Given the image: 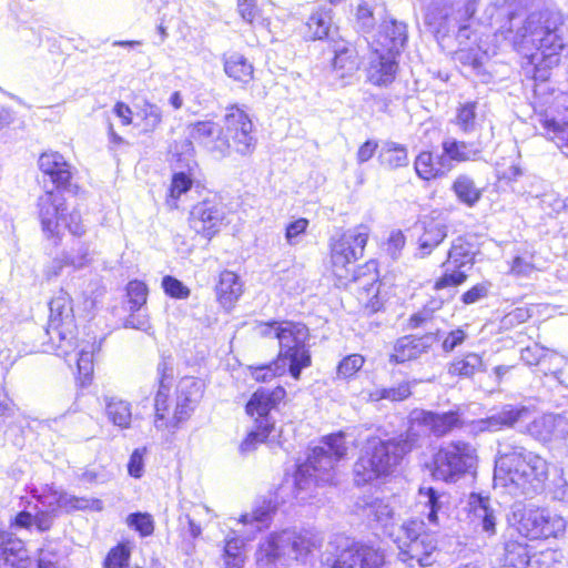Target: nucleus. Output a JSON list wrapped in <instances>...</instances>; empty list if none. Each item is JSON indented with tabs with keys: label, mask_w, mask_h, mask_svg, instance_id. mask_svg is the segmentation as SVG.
I'll return each mask as SVG.
<instances>
[{
	"label": "nucleus",
	"mask_w": 568,
	"mask_h": 568,
	"mask_svg": "<svg viewBox=\"0 0 568 568\" xmlns=\"http://www.w3.org/2000/svg\"><path fill=\"white\" fill-rule=\"evenodd\" d=\"M508 27L501 30L505 39L519 50L535 49L531 60L536 63L534 78L546 80L548 70L559 62V57L568 47V28L559 11L544 10L531 12L520 19L509 14Z\"/></svg>",
	"instance_id": "1"
},
{
	"label": "nucleus",
	"mask_w": 568,
	"mask_h": 568,
	"mask_svg": "<svg viewBox=\"0 0 568 568\" xmlns=\"http://www.w3.org/2000/svg\"><path fill=\"white\" fill-rule=\"evenodd\" d=\"M548 475L549 464L540 455L520 445H499L494 479L511 493L535 496L544 490Z\"/></svg>",
	"instance_id": "2"
},
{
	"label": "nucleus",
	"mask_w": 568,
	"mask_h": 568,
	"mask_svg": "<svg viewBox=\"0 0 568 568\" xmlns=\"http://www.w3.org/2000/svg\"><path fill=\"white\" fill-rule=\"evenodd\" d=\"M419 446L420 434L415 427H408L405 433L389 439L369 437L354 464L356 485H366L389 475L408 453Z\"/></svg>",
	"instance_id": "3"
},
{
	"label": "nucleus",
	"mask_w": 568,
	"mask_h": 568,
	"mask_svg": "<svg viewBox=\"0 0 568 568\" xmlns=\"http://www.w3.org/2000/svg\"><path fill=\"white\" fill-rule=\"evenodd\" d=\"M345 435L331 434L324 437L320 446L313 448L306 463L300 465L294 475L297 491L307 490L312 485L333 484L336 464L347 455Z\"/></svg>",
	"instance_id": "4"
},
{
	"label": "nucleus",
	"mask_w": 568,
	"mask_h": 568,
	"mask_svg": "<svg viewBox=\"0 0 568 568\" xmlns=\"http://www.w3.org/2000/svg\"><path fill=\"white\" fill-rule=\"evenodd\" d=\"M322 538L311 531L283 530L271 534L256 550L257 568H277L286 565L287 558L303 560L314 549L320 548Z\"/></svg>",
	"instance_id": "5"
},
{
	"label": "nucleus",
	"mask_w": 568,
	"mask_h": 568,
	"mask_svg": "<svg viewBox=\"0 0 568 568\" xmlns=\"http://www.w3.org/2000/svg\"><path fill=\"white\" fill-rule=\"evenodd\" d=\"M398 548V558L405 564L429 567L435 561L438 541L435 534L427 531L425 523L419 519L405 520L396 531L389 532Z\"/></svg>",
	"instance_id": "6"
},
{
	"label": "nucleus",
	"mask_w": 568,
	"mask_h": 568,
	"mask_svg": "<svg viewBox=\"0 0 568 568\" xmlns=\"http://www.w3.org/2000/svg\"><path fill=\"white\" fill-rule=\"evenodd\" d=\"M37 215L45 239L54 245L61 243L64 230L75 236L85 232L79 212L68 213L65 199L58 191H47L38 197Z\"/></svg>",
	"instance_id": "7"
},
{
	"label": "nucleus",
	"mask_w": 568,
	"mask_h": 568,
	"mask_svg": "<svg viewBox=\"0 0 568 568\" xmlns=\"http://www.w3.org/2000/svg\"><path fill=\"white\" fill-rule=\"evenodd\" d=\"M477 465L476 449L466 442H449L439 447L433 457L432 475L446 483L456 481Z\"/></svg>",
	"instance_id": "8"
},
{
	"label": "nucleus",
	"mask_w": 568,
	"mask_h": 568,
	"mask_svg": "<svg viewBox=\"0 0 568 568\" xmlns=\"http://www.w3.org/2000/svg\"><path fill=\"white\" fill-rule=\"evenodd\" d=\"M49 323L47 334L55 345L59 356H68L75 349V331L73 307L69 294L60 291L49 303Z\"/></svg>",
	"instance_id": "9"
},
{
	"label": "nucleus",
	"mask_w": 568,
	"mask_h": 568,
	"mask_svg": "<svg viewBox=\"0 0 568 568\" xmlns=\"http://www.w3.org/2000/svg\"><path fill=\"white\" fill-rule=\"evenodd\" d=\"M369 235L371 227L367 224H358L332 240L331 258L336 277L349 278V268L363 257Z\"/></svg>",
	"instance_id": "10"
},
{
	"label": "nucleus",
	"mask_w": 568,
	"mask_h": 568,
	"mask_svg": "<svg viewBox=\"0 0 568 568\" xmlns=\"http://www.w3.org/2000/svg\"><path fill=\"white\" fill-rule=\"evenodd\" d=\"M280 335L278 358L288 365V372L293 378L298 379L303 368L311 365V354L306 345L310 333L302 323L284 322Z\"/></svg>",
	"instance_id": "11"
},
{
	"label": "nucleus",
	"mask_w": 568,
	"mask_h": 568,
	"mask_svg": "<svg viewBox=\"0 0 568 568\" xmlns=\"http://www.w3.org/2000/svg\"><path fill=\"white\" fill-rule=\"evenodd\" d=\"M518 514V531L529 539L557 538L566 530V520L546 509L524 507L514 516Z\"/></svg>",
	"instance_id": "12"
},
{
	"label": "nucleus",
	"mask_w": 568,
	"mask_h": 568,
	"mask_svg": "<svg viewBox=\"0 0 568 568\" xmlns=\"http://www.w3.org/2000/svg\"><path fill=\"white\" fill-rule=\"evenodd\" d=\"M535 126L550 140H564L562 134L568 128V94L559 93L549 106L536 110Z\"/></svg>",
	"instance_id": "13"
},
{
	"label": "nucleus",
	"mask_w": 568,
	"mask_h": 568,
	"mask_svg": "<svg viewBox=\"0 0 568 568\" xmlns=\"http://www.w3.org/2000/svg\"><path fill=\"white\" fill-rule=\"evenodd\" d=\"M384 564L385 555L381 548L352 542L342 548L331 568H382Z\"/></svg>",
	"instance_id": "14"
},
{
	"label": "nucleus",
	"mask_w": 568,
	"mask_h": 568,
	"mask_svg": "<svg viewBox=\"0 0 568 568\" xmlns=\"http://www.w3.org/2000/svg\"><path fill=\"white\" fill-rule=\"evenodd\" d=\"M225 136L232 139L236 152L242 155L251 154L256 145V139L252 134L253 123L247 114L236 105L227 109L224 118Z\"/></svg>",
	"instance_id": "15"
},
{
	"label": "nucleus",
	"mask_w": 568,
	"mask_h": 568,
	"mask_svg": "<svg viewBox=\"0 0 568 568\" xmlns=\"http://www.w3.org/2000/svg\"><path fill=\"white\" fill-rule=\"evenodd\" d=\"M286 392L283 387L278 386L274 389L258 388L250 398L246 404V413L255 418L257 427L263 429L275 428V422L270 413L275 409L277 405L284 399Z\"/></svg>",
	"instance_id": "16"
},
{
	"label": "nucleus",
	"mask_w": 568,
	"mask_h": 568,
	"mask_svg": "<svg viewBox=\"0 0 568 568\" xmlns=\"http://www.w3.org/2000/svg\"><path fill=\"white\" fill-rule=\"evenodd\" d=\"M223 220L222 204L214 200H204L192 207L189 223L197 234L211 240L220 231Z\"/></svg>",
	"instance_id": "17"
},
{
	"label": "nucleus",
	"mask_w": 568,
	"mask_h": 568,
	"mask_svg": "<svg viewBox=\"0 0 568 568\" xmlns=\"http://www.w3.org/2000/svg\"><path fill=\"white\" fill-rule=\"evenodd\" d=\"M189 139L202 145L215 156H226L230 150L227 138L213 121H197L187 126Z\"/></svg>",
	"instance_id": "18"
},
{
	"label": "nucleus",
	"mask_w": 568,
	"mask_h": 568,
	"mask_svg": "<svg viewBox=\"0 0 568 568\" xmlns=\"http://www.w3.org/2000/svg\"><path fill=\"white\" fill-rule=\"evenodd\" d=\"M203 393V384L193 377L181 379L176 390V403L171 417V428L178 427L186 420L200 402Z\"/></svg>",
	"instance_id": "19"
},
{
	"label": "nucleus",
	"mask_w": 568,
	"mask_h": 568,
	"mask_svg": "<svg viewBox=\"0 0 568 568\" xmlns=\"http://www.w3.org/2000/svg\"><path fill=\"white\" fill-rule=\"evenodd\" d=\"M463 422L458 410H450L443 414L419 410L414 412L410 419L409 427L423 426L429 429V432L436 437H442L452 432L454 428L462 427Z\"/></svg>",
	"instance_id": "20"
},
{
	"label": "nucleus",
	"mask_w": 568,
	"mask_h": 568,
	"mask_svg": "<svg viewBox=\"0 0 568 568\" xmlns=\"http://www.w3.org/2000/svg\"><path fill=\"white\" fill-rule=\"evenodd\" d=\"M527 433L538 442L549 443L566 438L568 420L561 415L544 414L527 425Z\"/></svg>",
	"instance_id": "21"
},
{
	"label": "nucleus",
	"mask_w": 568,
	"mask_h": 568,
	"mask_svg": "<svg viewBox=\"0 0 568 568\" xmlns=\"http://www.w3.org/2000/svg\"><path fill=\"white\" fill-rule=\"evenodd\" d=\"M468 506L475 528L480 529L488 538L495 536L497 532V513L490 498L473 493L469 495Z\"/></svg>",
	"instance_id": "22"
},
{
	"label": "nucleus",
	"mask_w": 568,
	"mask_h": 568,
	"mask_svg": "<svg viewBox=\"0 0 568 568\" xmlns=\"http://www.w3.org/2000/svg\"><path fill=\"white\" fill-rule=\"evenodd\" d=\"M332 72L336 79L351 83L359 70L361 60L355 47L347 42H336L333 48Z\"/></svg>",
	"instance_id": "23"
},
{
	"label": "nucleus",
	"mask_w": 568,
	"mask_h": 568,
	"mask_svg": "<svg viewBox=\"0 0 568 568\" xmlns=\"http://www.w3.org/2000/svg\"><path fill=\"white\" fill-rule=\"evenodd\" d=\"M422 234L417 241L415 256L424 258L446 239L448 226L444 220L433 216H425L420 222Z\"/></svg>",
	"instance_id": "24"
},
{
	"label": "nucleus",
	"mask_w": 568,
	"mask_h": 568,
	"mask_svg": "<svg viewBox=\"0 0 568 568\" xmlns=\"http://www.w3.org/2000/svg\"><path fill=\"white\" fill-rule=\"evenodd\" d=\"M407 38V27L405 23L393 19L384 21L376 36L374 48L397 55L404 49Z\"/></svg>",
	"instance_id": "25"
},
{
	"label": "nucleus",
	"mask_w": 568,
	"mask_h": 568,
	"mask_svg": "<svg viewBox=\"0 0 568 568\" xmlns=\"http://www.w3.org/2000/svg\"><path fill=\"white\" fill-rule=\"evenodd\" d=\"M437 339V334L429 333L420 337L403 336L394 345V353L390 355V362L405 363L416 359L422 354L427 353Z\"/></svg>",
	"instance_id": "26"
},
{
	"label": "nucleus",
	"mask_w": 568,
	"mask_h": 568,
	"mask_svg": "<svg viewBox=\"0 0 568 568\" xmlns=\"http://www.w3.org/2000/svg\"><path fill=\"white\" fill-rule=\"evenodd\" d=\"M38 164L40 171L50 178L57 189H65L69 185L72 173L63 155L53 151L44 152L40 155Z\"/></svg>",
	"instance_id": "27"
},
{
	"label": "nucleus",
	"mask_w": 568,
	"mask_h": 568,
	"mask_svg": "<svg viewBox=\"0 0 568 568\" xmlns=\"http://www.w3.org/2000/svg\"><path fill=\"white\" fill-rule=\"evenodd\" d=\"M396 55L374 48L373 57L367 69L368 81L375 85H387L395 79L397 71Z\"/></svg>",
	"instance_id": "28"
},
{
	"label": "nucleus",
	"mask_w": 568,
	"mask_h": 568,
	"mask_svg": "<svg viewBox=\"0 0 568 568\" xmlns=\"http://www.w3.org/2000/svg\"><path fill=\"white\" fill-rule=\"evenodd\" d=\"M481 150L473 142L458 141L455 138H446L442 142V156L449 165V172L454 162L477 161Z\"/></svg>",
	"instance_id": "29"
},
{
	"label": "nucleus",
	"mask_w": 568,
	"mask_h": 568,
	"mask_svg": "<svg viewBox=\"0 0 568 568\" xmlns=\"http://www.w3.org/2000/svg\"><path fill=\"white\" fill-rule=\"evenodd\" d=\"M414 168L418 178L425 181L440 179L449 173V165L442 154L434 158L428 151H423L416 156Z\"/></svg>",
	"instance_id": "30"
},
{
	"label": "nucleus",
	"mask_w": 568,
	"mask_h": 568,
	"mask_svg": "<svg viewBox=\"0 0 568 568\" xmlns=\"http://www.w3.org/2000/svg\"><path fill=\"white\" fill-rule=\"evenodd\" d=\"M362 513L369 523H376L386 534L396 531L394 529L395 511L387 500L375 498L363 506Z\"/></svg>",
	"instance_id": "31"
},
{
	"label": "nucleus",
	"mask_w": 568,
	"mask_h": 568,
	"mask_svg": "<svg viewBox=\"0 0 568 568\" xmlns=\"http://www.w3.org/2000/svg\"><path fill=\"white\" fill-rule=\"evenodd\" d=\"M377 268L374 261H369L364 265L349 268V278L342 280L345 285L356 284L358 288L365 291L367 294H377Z\"/></svg>",
	"instance_id": "32"
},
{
	"label": "nucleus",
	"mask_w": 568,
	"mask_h": 568,
	"mask_svg": "<svg viewBox=\"0 0 568 568\" xmlns=\"http://www.w3.org/2000/svg\"><path fill=\"white\" fill-rule=\"evenodd\" d=\"M1 561L10 565L12 568H29L31 565L24 542L21 539L14 538L10 532L1 549Z\"/></svg>",
	"instance_id": "33"
},
{
	"label": "nucleus",
	"mask_w": 568,
	"mask_h": 568,
	"mask_svg": "<svg viewBox=\"0 0 568 568\" xmlns=\"http://www.w3.org/2000/svg\"><path fill=\"white\" fill-rule=\"evenodd\" d=\"M242 283L235 273L231 271H224L220 274V281L216 285V294L220 303L224 307H231L233 303L242 295Z\"/></svg>",
	"instance_id": "34"
},
{
	"label": "nucleus",
	"mask_w": 568,
	"mask_h": 568,
	"mask_svg": "<svg viewBox=\"0 0 568 568\" xmlns=\"http://www.w3.org/2000/svg\"><path fill=\"white\" fill-rule=\"evenodd\" d=\"M378 162L388 170L405 168L409 162L407 148L394 141H386L379 150Z\"/></svg>",
	"instance_id": "35"
},
{
	"label": "nucleus",
	"mask_w": 568,
	"mask_h": 568,
	"mask_svg": "<svg viewBox=\"0 0 568 568\" xmlns=\"http://www.w3.org/2000/svg\"><path fill=\"white\" fill-rule=\"evenodd\" d=\"M484 371V361L477 353H467L462 357H456L448 366V374L460 378H470L476 373Z\"/></svg>",
	"instance_id": "36"
},
{
	"label": "nucleus",
	"mask_w": 568,
	"mask_h": 568,
	"mask_svg": "<svg viewBox=\"0 0 568 568\" xmlns=\"http://www.w3.org/2000/svg\"><path fill=\"white\" fill-rule=\"evenodd\" d=\"M474 246L463 237L456 239L450 250L448 251L447 261L443 264V266H453L454 268L462 270L467 265H473L474 263Z\"/></svg>",
	"instance_id": "37"
},
{
	"label": "nucleus",
	"mask_w": 568,
	"mask_h": 568,
	"mask_svg": "<svg viewBox=\"0 0 568 568\" xmlns=\"http://www.w3.org/2000/svg\"><path fill=\"white\" fill-rule=\"evenodd\" d=\"M225 73L242 83H248L253 79V65L248 60L239 53H233L225 59Z\"/></svg>",
	"instance_id": "38"
},
{
	"label": "nucleus",
	"mask_w": 568,
	"mask_h": 568,
	"mask_svg": "<svg viewBox=\"0 0 568 568\" xmlns=\"http://www.w3.org/2000/svg\"><path fill=\"white\" fill-rule=\"evenodd\" d=\"M457 199L469 207H473L481 197V191L474 180L467 174H460L452 185Z\"/></svg>",
	"instance_id": "39"
},
{
	"label": "nucleus",
	"mask_w": 568,
	"mask_h": 568,
	"mask_svg": "<svg viewBox=\"0 0 568 568\" xmlns=\"http://www.w3.org/2000/svg\"><path fill=\"white\" fill-rule=\"evenodd\" d=\"M105 413L110 422L120 428H128L131 424L132 412L128 402L115 398H105Z\"/></svg>",
	"instance_id": "40"
},
{
	"label": "nucleus",
	"mask_w": 568,
	"mask_h": 568,
	"mask_svg": "<svg viewBox=\"0 0 568 568\" xmlns=\"http://www.w3.org/2000/svg\"><path fill=\"white\" fill-rule=\"evenodd\" d=\"M332 26L329 10H318L311 14L306 23L307 37L311 40H321L328 36Z\"/></svg>",
	"instance_id": "41"
},
{
	"label": "nucleus",
	"mask_w": 568,
	"mask_h": 568,
	"mask_svg": "<svg viewBox=\"0 0 568 568\" xmlns=\"http://www.w3.org/2000/svg\"><path fill=\"white\" fill-rule=\"evenodd\" d=\"M244 540L240 537H229L223 549L224 568H243L245 555Z\"/></svg>",
	"instance_id": "42"
},
{
	"label": "nucleus",
	"mask_w": 568,
	"mask_h": 568,
	"mask_svg": "<svg viewBox=\"0 0 568 568\" xmlns=\"http://www.w3.org/2000/svg\"><path fill=\"white\" fill-rule=\"evenodd\" d=\"M169 387L163 382L160 383L158 393L154 398L155 420L154 425L158 429L171 428V417L169 416Z\"/></svg>",
	"instance_id": "43"
},
{
	"label": "nucleus",
	"mask_w": 568,
	"mask_h": 568,
	"mask_svg": "<svg viewBox=\"0 0 568 568\" xmlns=\"http://www.w3.org/2000/svg\"><path fill=\"white\" fill-rule=\"evenodd\" d=\"M504 428H511L529 417L530 409L524 405L505 404L496 412Z\"/></svg>",
	"instance_id": "44"
},
{
	"label": "nucleus",
	"mask_w": 568,
	"mask_h": 568,
	"mask_svg": "<svg viewBox=\"0 0 568 568\" xmlns=\"http://www.w3.org/2000/svg\"><path fill=\"white\" fill-rule=\"evenodd\" d=\"M504 562L514 568H524L529 562L527 546L518 541L505 544Z\"/></svg>",
	"instance_id": "45"
},
{
	"label": "nucleus",
	"mask_w": 568,
	"mask_h": 568,
	"mask_svg": "<svg viewBox=\"0 0 568 568\" xmlns=\"http://www.w3.org/2000/svg\"><path fill=\"white\" fill-rule=\"evenodd\" d=\"M251 376L256 382L266 383L270 382L275 376H282L288 371V365L281 361V358H276L274 362L261 365V366H251Z\"/></svg>",
	"instance_id": "46"
},
{
	"label": "nucleus",
	"mask_w": 568,
	"mask_h": 568,
	"mask_svg": "<svg viewBox=\"0 0 568 568\" xmlns=\"http://www.w3.org/2000/svg\"><path fill=\"white\" fill-rule=\"evenodd\" d=\"M420 501L429 508L428 520L433 524L437 523V514L443 508L445 494L438 493L433 487H420L419 488Z\"/></svg>",
	"instance_id": "47"
},
{
	"label": "nucleus",
	"mask_w": 568,
	"mask_h": 568,
	"mask_svg": "<svg viewBox=\"0 0 568 568\" xmlns=\"http://www.w3.org/2000/svg\"><path fill=\"white\" fill-rule=\"evenodd\" d=\"M412 395L410 384L408 382H402L397 386L387 388H376L369 394L372 400L378 402L382 399H388L392 402H400L408 398Z\"/></svg>",
	"instance_id": "48"
},
{
	"label": "nucleus",
	"mask_w": 568,
	"mask_h": 568,
	"mask_svg": "<svg viewBox=\"0 0 568 568\" xmlns=\"http://www.w3.org/2000/svg\"><path fill=\"white\" fill-rule=\"evenodd\" d=\"M136 116L140 119L139 125L144 132H153L162 122V110L156 104L144 103Z\"/></svg>",
	"instance_id": "49"
},
{
	"label": "nucleus",
	"mask_w": 568,
	"mask_h": 568,
	"mask_svg": "<svg viewBox=\"0 0 568 568\" xmlns=\"http://www.w3.org/2000/svg\"><path fill=\"white\" fill-rule=\"evenodd\" d=\"M62 255L67 266H70L73 270H81L88 266L92 261L90 248L84 243H80L77 248H72L70 252H64Z\"/></svg>",
	"instance_id": "50"
},
{
	"label": "nucleus",
	"mask_w": 568,
	"mask_h": 568,
	"mask_svg": "<svg viewBox=\"0 0 568 568\" xmlns=\"http://www.w3.org/2000/svg\"><path fill=\"white\" fill-rule=\"evenodd\" d=\"M126 525L138 531L140 536L148 537L154 531V520L148 513H133L125 519Z\"/></svg>",
	"instance_id": "51"
},
{
	"label": "nucleus",
	"mask_w": 568,
	"mask_h": 568,
	"mask_svg": "<svg viewBox=\"0 0 568 568\" xmlns=\"http://www.w3.org/2000/svg\"><path fill=\"white\" fill-rule=\"evenodd\" d=\"M272 518V509L270 505L256 508L251 514H244L241 517V521L245 525H252L256 527V530H262L270 526Z\"/></svg>",
	"instance_id": "52"
},
{
	"label": "nucleus",
	"mask_w": 568,
	"mask_h": 568,
	"mask_svg": "<svg viewBox=\"0 0 568 568\" xmlns=\"http://www.w3.org/2000/svg\"><path fill=\"white\" fill-rule=\"evenodd\" d=\"M130 311H140L148 297V287L143 282L131 281L126 286Z\"/></svg>",
	"instance_id": "53"
},
{
	"label": "nucleus",
	"mask_w": 568,
	"mask_h": 568,
	"mask_svg": "<svg viewBox=\"0 0 568 568\" xmlns=\"http://www.w3.org/2000/svg\"><path fill=\"white\" fill-rule=\"evenodd\" d=\"M443 305L442 301L434 300L426 304L420 311L414 313L409 317V327L417 328L426 325L434 318V313L438 311Z\"/></svg>",
	"instance_id": "54"
},
{
	"label": "nucleus",
	"mask_w": 568,
	"mask_h": 568,
	"mask_svg": "<svg viewBox=\"0 0 568 568\" xmlns=\"http://www.w3.org/2000/svg\"><path fill=\"white\" fill-rule=\"evenodd\" d=\"M456 123L465 133L471 132L476 125V103L468 102L457 111Z\"/></svg>",
	"instance_id": "55"
},
{
	"label": "nucleus",
	"mask_w": 568,
	"mask_h": 568,
	"mask_svg": "<svg viewBox=\"0 0 568 568\" xmlns=\"http://www.w3.org/2000/svg\"><path fill=\"white\" fill-rule=\"evenodd\" d=\"M272 432V429H263L262 427H257L255 424V428L246 435L240 445L241 454L245 455L254 452L257 445L264 443Z\"/></svg>",
	"instance_id": "56"
},
{
	"label": "nucleus",
	"mask_w": 568,
	"mask_h": 568,
	"mask_svg": "<svg viewBox=\"0 0 568 568\" xmlns=\"http://www.w3.org/2000/svg\"><path fill=\"white\" fill-rule=\"evenodd\" d=\"M445 267H446V272L434 284V288L436 291H439V290L448 287V286L460 285L467 278V274L465 273V271L459 270V268H454L453 266H445Z\"/></svg>",
	"instance_id": "57"
},
{
	"label": "nucleus",
	"mask_w": 568,
	"mask_h": 568,
	"mask_svg": "<svg viewBox=\"0 0 568 568\" xmlns=\"http://www.w3.org/2000/svg\"><path fill=\"white\" fill-rule=\"evenodd\" d=\"M364 362V357L359 354L346 356L337 366V376L345 379L352 377L363 367Z\"/></svg>",
	"instance_id": "58"
},
{
	"label": "nucleus",
	"mask_w": 568,
	"mask_h": 568,
	"mask_svg": "<svg viewBox=\"0 0 568 568\" xmlns=\"http://www.w3.org/2000/svg\"><path fill=\"white\" fill-rule=\"evenodd\" d=\"M162 287L165 294L173 298L185 300L191 294V291L187 286L171 275H166L162 278Z\"/></svg>",
	"instance_id": "59"
},
{
	"label": "nucleus",
	"mask_w": 568,
	"mask_h": 568,
	"mask_svg": "<svg viewBox=\"0 0 568 568\" xmlns=\"http://www.w3.org/2000/svg\"><path fill=\"white\" fill-rule=\"evenodd\" d=\"M202 514L210 515V508L204 505H194L193 514L187 513L180 517L181 524L183 523V519H185L189 527V534L192 538L199 537L202 532L200 525L196 523V517L201 516Z\"/></svg>",
	"instance_id": "60"
},
{
	"label": "nucleus",
	"mask_w": 568,
	"mask_h": 568,
	"mask_svg": "<svg viewBox=\"0 0 568 568\" xmlns=\"http://www.w3.org/2000/svg\"><path fill=\"white\" fill-rule=\"evenodd\" d=\"M130 557L129 550L124 546L112 548L104 561V568H124Z\"/></svg>",
	"instance_id": "61"
},
{
	"label": "nucleus",
	"mask_w": 568,
	"mask_h": 568,
	"mask_svg": "<svg viewBox=\"0 0 568 568\" xmlns=\"http://www.w3.org/2000/svg\"><path fill=\"white\" fill-rule=\"evenodd\" d=\"M356 18L358 24L365 32L371 31L375 26L374 9L366 1H363L358 4Z\"/></svg>",
	"instance_id": "62"
},
{
	"label": "nucleus",
	"mask_w": 568,
	"mask_h": 568,
	"mask_svg": "<svg viewBox=\"0 0 568 568\" xmlns=\"http://www.w3.org/2000/svg\"><path fill=\"white\" fill-rule=\"evenodd\" d=\"M307 219H297L286 226L285 239L290 245H296L300 242V236L305 233L308 226Z\"/></svg>",
	"instance_id": "63"
},
{
	"label": "nucleus",
	"mask_w": 568,
	"mask_h": 568,
	"mask_svg": "<svg viewBox=\"0 0 568 568\" xmlns=\"http://www.w3.org/2000/svg\"><path fill=\"white\" fill-rule=\"evenodd\" d=\"M192 180L183 172L175 173L170 187V196L178 200L183 193L190 190Z\"/></svg>",
	"instance_id": "64"
}]
</instances>
